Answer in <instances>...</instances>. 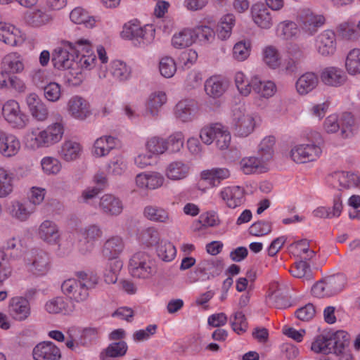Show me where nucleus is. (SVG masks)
Wrapping results in <instances>:
<instances>
[{"instance_id":"412c9836","label":"nucleus","mask_w":360,"mask_h":360,"mask_svg":"<svg viewBox=\"0 0 360 360\" xmlns=\"http://www.w3.org/2000/svg\"><path fill=\"white\" fill-rule=\"evenodd\" d=\"M224 269V264L217 259H204L200 262L196 267V271L207 275V278L219 276Z\"/></svg>"},{"instance_id":"473e14b6","label":"nucleus","mask_w":360,"mask_h":360,"mask_svg":"<svg viewBox=\"0 0 360 360\" xmlns=\"http://www.w3.org/2000/svg\"><path fill=\"white\" fill-rule=\"evenodd\" d=\"M333 179L339 184V186L341 189H349L352 187L359 186L360 181L359 176L357 174L353 173H348L345 172H335L333 175Z\"/></svg>"},{"instance_id":"79ce46f5","label":"nucleus","mask_w":360,"mask_h":360,"mask_svg":"<svg viewBox=\"0 0 360 360\" xmlns=\"http://www.w3.org/2000/svg\"><path fill=\"white\" fill-rule=\"evenodd\" d=\"M195 42L192 29H184L173 36L172 44L176 49H184Z\"/></svg>"},{"instance_id":"603ef678","label":"nucleus","mask_w":360,"mask_h":360,"mask_svg":"<svg viewBox=\"0 0 360 360\" xmlns=\"http://www.w3.org/2000/svg\"><path fill=\"white\" fill-rule=\"evenodd\" d=\"M184 142V134L180 131L175 132L165 140L166 150L170 153H177L183 148Z\"/></svg>"},{"instance_id":"c756f323","label":"nucleus","mask_w":360,"mask_h":360,"mask_svg":"<svg viewBox=\"0 0 360 360\" xmlns=\"http://www.w3.org/2000/svg\"><path fill=\"white\" fill-rule=\"evenodd\" d=\"M167 101V96L162 91L153 93L150 95L146 110V115L156 117L158 115L159 108Z\"/></svg>"},{"instance_id":"0eeeda50","label":"nucleus","mask_w":360,"mask_h":360,"mask_svg":"<svg viewBox=\"0 0 360 360\" xmlns=\"http://www.w3.org/2000/svg\"><path fill=\"white\" fill-rule=\"evenodd\" d=\"M255 127L253 117L243 112L240 108L233 110L232 127L235 134L245 137L250 134Z\"/></svg>"},{"instance_id":"8fccbe9b","label":"nucleus","mask_w":360,"mask_h":360,"mask_svg":"<svg viewBox=\"0 0 360 360\" xmlns=\"http://www.w3.org/2000/svg\"><path fill=\"white\" fill-rule=\"evenodd\" d=\"M157 255L164 262L172 260L176 255L175 247L168 241L161 240L157 245Z\"/></svg>"},{"instance_id":"39448f33","label":"nucleus","mask_w":360,"mask_h":360,"mask_svg":"<svg viewBox=\"0 0 360 360\" xmlns=\"http://www.w3.org/2000/svg\"><path fill=\"white\" fill-rule=\"evenodd\" d=\"M121 36L134 41L135 46H145L150 44L155 37V30L146 25L143 28L136 24H125Z\"/></svg>"},{"instance_id":"bf43d9fd","label":"nucleus","mask_w":360,"mask_h":360,"mask_svg":"<svg viewBox=\"0 0 360 360\" xmlns=\"http://www.w3.org/2000/svg\"><path fill=\"white\" fill-rule=\"evenodd\" d=\"M280 35L285 39H290L298 35L297 25L292 21H285L278 26Z\"/></svg>"},{"instance_id":"864d4df0","label":"nucleus","mask_w":360,"mask_h":360,"mask_svg":"<svg viewBox=\"0 0 360 360\" xmlns=\"http://www.w3.org/2000/svg\"><path fill=\"white\" fill-rule=\"evenodd\" d=\"M269 304L277 309H285L290 306L289 299L281 290L277 289L268 297Z\"/></svg>"},{"instance_id":"6e6d98bb","label":"nucleus","mask_w":360,"mask_h":360,"mask_svg":"<svg viewBox=\"0 0 360 360\" xmlns=\"http://www.w3.org/2000/svg\"><path fill=\"white\" fill-rule=\"evenodd\" d=\"M221 124L216 123L208 127H203L200 133V137L202 141L207 144H211L216 139L219 131L221 129Z\"/></svg>"},{"instance_id":"7c9ffc66","label":"nucleus","mask_w":360,"mask_h":360,"mask_svg":"<svg viewBox=\"0 0 360 360\" xmlns=\"http://www.w3.org/2000/svg\"><path fill=\"white\" fill-rule=\"evenodd\" d=\"M227 84L217 77H211L205 83L206 94L212 98H219L225 92Z\"/></svg>"},{"instance_id":"3c124183","label":"nucleus","mask_w":360,"mask_h":360,"mask_svg":"<svg viewBox=\"0 0 360 360\" xmlns=\"http://www.w3.org/2000/svg\"><path fill=\"white\" fill-rule=\"evenodd\" d=\"M111 74L115 79L122 82L129 78L131 70L124 63L115 60L111 63Z\"/></svg>"},{"instance_id":"20e7f679","label":"nucleus","mask_w":360,"mask_h":360,"mask_svg":"<svg viewBox=\"0 0 360 360\" xmlns=\"http://www.w3.org/2000/svg\"><path fill=\"white\" fill-rule=\"evenodd\" d=\"M25 264L27 271L36 277L46 275L51 267L48 254L42 250L37 249H33L27 253Z\"/></svg>"},{"instance_id":"338daca9","label":"nucleus","mask_w":360,"mask_h":360,"mask_svg":"<svg viewBox=\"0 0 360 360\" xmlns=\"http://www.w3.org/2000/svg\"><path fill=\"white\" fill-rule=\"evenodd\" d=\"M301 60L289 58L286 60L281 68V72L289 76H295L301 70Z\"/></svg>"},{"instance_id":"4be33fe9","label":"nucleus","mask_w":360,"mask_h":360,"mask_svg":"<svg viewBox=\"0 0 360 360\" xmlns=\"http://www.w3.org/2000/svg\"><path fill=\"white\" fill-rule=\"evenodd\" d=\"M99 207L105 214L111 216L120 214L123 210L122 201L111 194H105L101 197Z\"/></svg>"},{"instance_id":"5701e85b","label":"nucleus","mask_w":360,"mask_h":360,"mask_svg":"<svg viewBox=\"0 0 360 360\" xmlns=\"http://www.w3.org/2000/svg\"><path fill=\"white\" fill-rule=\"evenodd\" d=\"M68 111L72 117L79 120H84L90 115L89 103L79 96H74L69 101Z\"/></svg>"},{"instance_id":"a18cd8bd","label":"nucleus","mask_w":360,"mask_h":360,"mask_svg":"<svg viewBox=\"0 0 360 360\" xmlns=\"http://www.w3.org/2000/svg\"><path fill=\"white\" fill-rule=\"evenodd\" d=\"M188 167L180 161L171 162L166 171L167 176L172 180H179L186 176Z\"/></svg>"},{"instance_id":"6e6552de","label":"nucleus","mask_w":360,"mask_h":360,"mask_svg":"<svg viewBox=\"0 0 360 360\" xmlns=\"http://www.w3.org/2000/svg\"><path fill=\"white\" fill-rule=\"evenodd\" d=\"M298 24L306 33L313 35L326 21L322 15H316L309 9H303L298 14Z\"/></svg>"},{"instance_id":"a211bd4d","label":"nucleus","mask_w":360,"mask_h":360,"mask_svg":"<svg viewBox=\"0 0 360 360\" xmlns=\"http://www.w3.org/2000/svg\"><path fill=\"white\" fill-rule=\"evenodd\" d=\"M0 40L11 46L22 44L25 38L20 31L14 26L0 22Z\"/></svg>"},{"instance_id":"774afa93","label":"nucleus","mask_w":360,"mask_h":360,"mask_svg":"<svg viewBox=\"0 0 360 360\" xmlns=\"http://www.w3.org/2000/svg\"><path fill=\"white\" fill-rule=\"evenodd\" d=\"M248 231L249 233L252 236H264L271 231V226L268 221H258L252 224Z\"/></svg>"},{"instance_id":"680f3d73","label":"nucleus","mask_w":360,"mask_h":360,"mask_svg":"<svg viewBox=\"0 0 360 360\" xmlns=\"http://www.w3.org/2000/svg\"><path fill=\"white\" fill-rule=\"evenodd\" d=\"M250 41H240L236 43L233 49L234 58L239 61L245 60L250 55Z\"/></svg>"},{"instance_id":"49530a36","label":"nucleus","mask_w":360,"mask_h":360,"mask_svg":"<svg viewBox=\"0 0 360 360\" xmlns=\"http://www.w3.org/2000/svg\"><path fill=\"white\" fill-rule=\"evenodd\" d=\"M25 22L32 27H40L49 22L51 18L41 10L27 11L24 17Z\"/></svg>"},{"instance_id":"13d9d810","label":"nucleus","mask_w":360,"mask_h":360,"mask_svg":"<svg viewBox=\"0 0 360 360\" xmlns=\"http://www.w3.org/2000/svg\"><path fill=\"white\" fill-rule=\"evenodd\" d=\"M141 241L147 246L158 245L160 241V235L158 231L153 227H149L141 232Z\"/></svg>"},{"instance_id":"9b49d317","label":"nucleus","mask_w":360,"mask_h":360,"mask_svg":"<svg viewBox=\"0 0 360 360\" xmlns=\"http://www.w3.org/2000/svg\"><path fill=\"white\" fill-rule=\"evenodd\" d=\"M32 356L34 360H60L61 352L52 342L44 341L34 347Z\"/></svg>"},{"instance_id":"4d7b16f0","label":"nucleus","mask_w":360,"mask_h":360,"mask_svg":"<svg viewBox=\"0 0 360 360\" xmlns=\"http://www.w3.org/2000/svg\"><path fill=\"white\" fill-rule=\"evenodd\" d=\"M340 123L342 137L346 139L352 136L354 119L352 113L347 112L342 113Z\"/></svg>"},{"instance_id":"cd10ccee","label":"nucleus","mask_w":360,"mask_h":360,"mask_svg":"<svg viewBox=\"0 0 360 360\" xmlns=\"http://www.w3.org/2000/svg\"><path fill=\"white\" fill-rule=\"evenodd\" d=\"M319 78L314 72L303 74L296 82V89L300 94L304 95L311 91L318 84Z\"/></svg>"},{"instance_id":"09e8293b","label":"nucleus","mask_w":360,"mask_h":360,"mask_svg":"<svg viewBox=\"0 0 360 360\" xmlns=\"http://www.w3.org/2000/svg\"><path fill=\"white\" fill-rule=\"evenodd\" d=\"M66 44L69 46L70 50L75 53L76 58H79V56L82 54L94 53L91 44L88 39H80L75 43L66 41Z\"/></svg>"},{"instance_id":"6ab92c4d","label":"nucleus","mask_w":360,"mask_h":360,"mask_svg":"<svg viewBox=\"0 0 360 360\" xmlns=\"http://www.w3.org/2000/svg\"><path fill=\"white\" fill-rule=\"evenodd\" d=\"M20 143L17 137L0 129V153L5 157H12L18 153Z\"/></svg>"},{"instance_id":"de8ad7c7","label":"nucleus","mask_w":360,"mask_h":360,"mask_svg":"<svg viewBox=\"0 0 360 360\" xmlns=\"http://www.w3.org/2000/svg\"><path fill=\"white\" fill-rule=\"evenodd\" d=\"M345 68L349 75H355L360 73V49L351 50L345 60Z\"/></svg>"},{"instance_id":"f3484780","label":"nucleus","mask_w":360,"mask_h":360,"mask_svg":"<svg viewBox=\"0 0 360 360\" xmlns=\"http://www.w3.org/2000/svg\"><path fill=\"white\" fill-rule=\"evenodd\" d=\"M220 196L230 208H236L245 202V191L240 186L227 187L220 192Z\"/></svg>"},{"instance_id":"37998d69","label":"nucleus","mask_w":360,"mask_h":360,"mask_svg":"<svg viewBox=\"0 0 360 360\" xmlns=\"http://www.w3.org/2000/svg\"><path fill=\"white\" fill-rule=\"evenodd\" d=\"M192 30L195 41L198 40L202 45L210 44L214 40L215 33L209 26L200 25Z\"/></svg>"},{"instance_id":"4c0bfd02","label":"nucleus","mask_w":360,"mask_h":360,"mask_svg":"<svg viewBox=\"0 0 360 360\" xmlns=\"http://www.w3.org/2000/svg\"><path fill=\"white\" fill-rule=\"evenodd\" d=\"M229 171L226 168H212L202 172V179L209 181L213 186L219 185L220 181L229 176Z\"/></svg>"},{"instance_id":"2f4dec72","label":"nucleus","mask_w":360,"mask_h":360,"mask_svg":"<svg viewBox=\"0 0 360 360\" xmlns=\"http://www.w3.org/2000/svg\"><path fill=\"white\" fill-rule=\"evenodd\" d=\"M71 21L75 24L84 25L87 28H92L96 23L94 17L82 7L74 8L70 13Z\"/></svg>"},{"instance_id":"4468645a","label":"nucleus","mask_w":360,"mask_h":360,"mask_svg":"<svg viewBox=\"0 0 360 360\" xmlns=\"http://www.w3.org/2000/svg\"><path fill=\"white\" fill-rule=\"evenodd\" d=\"M316 43L318 52L323 56L333 55L336 51V37L333 30L322 32L317 36Z\"/></svg>"},{"instance_id":"7ed1b4c3","label":"nucleus","mask_w":360,"mask_h":360,"mask_svg":"<svg viewBox=\"0 0 360 360\" xmlns=\"http://www.w3.org/2000/svg\"><path fill=\"white\" fill-rule=\"evenodd\" d=\"M311 143L300 144L291 150V158L297 163L315 160L321 153L320 144L323 142L319 133L311 134Z\"/></svg>"},{"instance_id":"b1692460","label":"nucleus","mask_w":360,"mask_h":360,"mask_svg":"<svg viewBox=\"0 0 360 360\" xmlns=\"http://www.w3.org/2000/svg\"><path fill=\"white\" fill-rule=\"evenodd\" d=\"M45 309L49 314L62 313L68 314L73 311L74 305L68 299L57 297L46 303Z\"/></svg>"},{"instance_id":"f704fd0d","label":"nucleus","mask_w":360,"mask_h":360,"mask_svg":"<svg viewBox=\"0 0 360 360\" xmlns=\"http://www.w3.org/2000/svg\"><path fill=\"white\" fill-rule=\"evenodd\" d=\"M143 214L146 219L155 222L167 223L169 219L168 212L156 205H148L144 208Z\"/></svg>"},{"instance_id":"9d476101","label":"nucleus","mask_w":360,"mask_h":360,"mask_svg":"<svg viewBox=\"0 0 360 360\" xmlns=\"http://www.w3.org/2000/svg\"><path fill=\"white\" fill-rule=\"evenodd\" d=\"M343 284L338 277L331 276L324 281L316 283L311 288L313 294L317 297L334 295L342 290Z\"/></svg>"},{"instance_id":"393cba45","label":"nucleus","mask_w":360,"mask_h":360,"mask_svg":"<svg viewBox=\"0 0 360 360\" xmlns=\"http://www.w3.org/2000/svg\"><path fill=\"white\" fill-rule=\"evenodd\" d=\"M252 15L255 22L261 28L269 29L272 26L270 12L264 4H255L252 7Z\"/></svg>"},{"instance_id":"72a5a7b5","label":"nucleus","mask_w":360,"mask_h":360,"mask_svg":"<svg viewBox=\"0 0 360 360\" xmlns=\"http://www.w3.org/2000/svg\"><path fill=\"white\" fill-rule=\"evenodd\" d=\"M40 238L48 243H56L59 238L58 229L51 221H44L39 226Z\"/></svg>"},{"instance_id":"423d86ee","label":"nucleus","mask_w":360,"mask_h":360,"mask_svg":"<svg viewBox=\"0 0 360 360\" xmlns=\"http://www.w3.org/2000/svg\"><path fill=\"white\" fill-rule=\"evenodd\" d=\"M4 119L14 127L22 129L28 121L27 116L21 112L19 103L14 100L6 101L2 107Z\"/></svg>"},{"instance_id":"c03bdc74","label":"nucleus","mask_w":360,"mask_h":360,"mask_svg":"<svg viewBox=\"0 0 360 360\" xmlns=\"http://www.w3.org/2000/svg\"><path fill=\"white\" fill-rule=\"evenodd\" d=\"M264 162L259 157L244 158L240 162V169L245 174H250L264 168Z\"/></svg>"},{"instance_id":"f257e3e1","label":"nucleus","mask_w":360,"mask_h":360,"mask_svg":"<svg viewBox=\"0 0 360 360\" xmlns=\"http://www.w3.org/2000/svg\"><path fill=\"white\" fill-rule=\"evenodd\" d=\"M350 345V335L346 331L338 330L328 335H320L312 342L311 349L316 353L344 356Z\"/></svg>"},{"instance_id":"ea45409f","label":"nucleus","mask_w":360,"mask_h":360,"mask_svg":"<svg viewBox=\"0 0 360 360\" xmlns=\"http://www.w3.org/2000/svg\"><path fill=\"white\" fill-rule=\"evenodd\" d=\"M275 84L271 82H262L258 77H254L251 80V91L253 90L260 96L269 98L274 93Z\"/></svg>"},{"instance_id":"dca6fc26","label":"nucleus","mask_w":360,"mask_h":360,"mask_svg":"<svg viewBox=\"0 0 360 360\" xmlns=\"http://www.w3.org/2000/svg\"><path fill=\"white\" fill-rule=\"evenodd\" d=\"M26 103L32 116L38 121H44L48 118L49 109L41 98L35 93L27 96Z\"/></svg>"},{"instance_id":"58836bf2","label":"nucleus","mask_w":360,"mask_h":360,"mask_svg":"<svg viewBox=\"0 0 360 360\" xmlns=\"http://www.w3.org/2000/svg\"><path fill=\"white\" fill-rule=\"evenodd\" d=\"M275 138L273 136L265 137L259 145L257 155L264 162L271 160L274 155Z\"/></svg>"},{"instance_id":"2eb2a0df","label":"nucleus","mask_w":360,"mask_h":360,"mask_svg":"<svg viewBox=\"0 0 360 360\" xmlns=\"http://www.w3.org/2000/svg\"><path fill=\"white\" fill-rule=\"evenodd\" d=\"M8 310L10 315L19 321L26 320L31 313L29 301L22 297H13L10 301Z\"/></svg>"},{"instance_id":"a878e982","label":"nucleus","mask_w":360,"mask_h":360,"mask_svg":"<svg viewBox=\"0 0 360 360\" xmlns=\"http://www.w3.org/2000/svg\"><path fill=\"white\" fill-rule=\"evenodd\" d=\"M124 249L122 238L115 236L107 240L102 248V255L108 260L116 259Z\"/></svg>"},{"instance_id":"052dcab7","label":"nucleus","mask_w":360,"mask_h":360,"mask_svg":"<svg viewBox=\"0 0 360 360\" xmlns=\"http://www.w3.org/2000/svg\"><path fill=\"white\" fill-rule=\"evenodd\" d=\"M41 89L44 91L45 98L51 102L58 101L61 96V87L56 82H50L44 85Z\"/></svg>"},{"instance_id":"5fc2aeb1","label":"nucleus","mask_w":360,"mask_h":360,"mask_svg":"<svg viewBox=\"0 0 360 360\" xmlns=\"http://www.w3.org/2000/svg\"><path fill=\"white\" fill-rule=\"evenodd\" d=\"M12 174L0 168V198H4L13 191Z\"/></svg>"},{"instance_id":"1a4fd4ad","label":"nucleus","mask_w":360,"mask_h":360,"mask_svg":"<svg viewBox=\"0 0 360 360\" xmlns=\"http://www.w3.org/2000/svg\"><path fill=\"white\" fill-rule=\"evenodd\" d=\"M65 48L58 47L52 53L51 62L55 68L58 70L74 68L76 56L65 43Z\"/></svg>"},{"instance_id":"0e129e2a","label":"nucleus","mask_w":360,"mask_h":360,"mask_svg":"<svg viewBox=\"0 0 360 360\" xmlns=\"http://www.w3.org/2000/svg\"><path fill=\"white\" fill-rule=\"evenodd\" d=\"M264 60L272 69L279 67L281 64L279 53L273 46H269L264 50Z\"/></svg>"},{"instance_id":"69168bd1","label":"nucleus","mask_w":360,"mask_h":360,"mask_svg":"<svg viewBox=\"0 0 360 360\" xmlns=\"http://www.w3.org/2000/svg\"><path fill=\"white\" fill-rule=\"evenodd\" d=\"M159 70L164 77H172L176 70L174 60L170 57L163 58L160 62Z\"/></svg>"},{"instance_id":"e433bc0d","label":"nucleus","mask_w":360,"mask_h":360,"mask_svg":"<svg viewBox=\"0 0 360 360\" xmlns=\"http://www.w3.org/2000/svg\"><path fill=\"white\" fill-rule=\"evenodd\" d=\"M81 150L79 143L72 141H68L62 145L59 153L60 157L64 160L70 162L79 158Z\"/></svg>"},{"instance_id":"c85d7f7f","label":"nucleus","mask_w":360,"mask_h":360,"mask_svg":"<svg viewBox=\"0 0 360 360\" xmlns=\"http://www.w3.org/2000/svg\"><path fill=\"white\" fill-rule=\"evenodd\" d=\"M3 69L8 74L20 73L24 70L23 60L17 53L6 55L2 61Z\"/></svg>"},{"instance_id":"c9c22d12","label":"nucleus","mask_w":360,"mask_h":360,"mask_svg":"<svg viewBox=\"0 0 360 360\" xmlns=\"http://www.w3.org/2000/svg\"><path fill=\"white\" fill-rule=\"evenodd\" d=\"M116 146L115 139L111 136L98 139L94 145V153L98 157L105 156Z\"/></svg>"},{"instance_id":"ddd939ff","label":"nucleus","mask_w":360,"mask_h":360,"mask_svg":"<svg viewBox=\"0 0 360 360\" xmlns=\"http://www.w3.org/2000/svg\"><path fill=\"white\" fill-rule=\"evenodd\" d=\"M63 134V127L60 123H55L41 131L35 137L38 146H48L58 142Z\"/></svg>"},{"instance_id":"f8f14e48","label":"nucleus","mask_w":360,"mask_h":360,"mask_svg":"<svg viewBox=\"0 0 360 360\" xmlns=\"http://www.w3.org/2000/svg\"><path fill=\"white\" fill-rule=\"evenodd\" d=\"M63 292L77 302H84L89 297V290L84 284L75 279L65 281L61 285Z\"/></svg>"},{"instance_id":"f03ea898","label":"nucleus","mask_w":360,"mask_h":360,"mask_svg":"<svg viewBox=\"0 0 360 360\" xmlns=\"http://www.w3.org/2000/svg\"><path fill=\"white\" fill-rule=\"evenodd\" d=\"M129 269L134 277L148 279L157 272L155 261L145 252H136L129 260Z\"/></svg>"},{"instance_id":"a19ab883","label":"nucleus","mask_w":360,"mask_h":360,"mask_svg":"<svg viewBox=\"0 0 360 360\" xmlns=\"http://www.w3.org/2000/svg\"><path fill=\"white\" fill-rule=\"evenodd\" d=\"M34 211V207L31 203L19 201L14 202L10 210L11 215L20 221L26 220Z\"/></svg>"},{"instance_id":"aec40b11","label":"nucleus","mask_w":360,"mask_h":360,"mask_svg":"<svg viewBox=\"0 0 360 360\" xmlns=\"http://www.w3.org/2000/svg\"><path fill=\"white\" fill-rule=\"evenodd\" d=\"M347 78L342 70L335 67L326 68L321 75V79L326 85L336 87L343 85Z\"/></svg>"},{"instance_id":"e2e57ef3","label":"nucleus","mask_w":360,"mask_h":360,"mask_svg":"<svg viewBox=\"0 0 360 360\" xmlns=\"http://www.w3.org/2000/svg\"><path fill=\"white\" fill-rule=\"evenodd\" d=\"M128 346L124 341H119L110 344L104 350L107 355L112 358L123 356L127 352Z\"/></svg>"},{"instance_id":"bb28decb","label":"nucleus","mask_w":360,"mask_h":360,"mask_svg":"<svg viewBox=\"0 0 360 360\" xmlns=\"http://www.w3.org/2000/svg\"><path fill=\"white\" fill-rule=\"evenodd\" d=\"M196 110L195 101L186 99L179 101L175 107L176 117L182 122L191 121Z\"/></svg>"}]
</instances>
